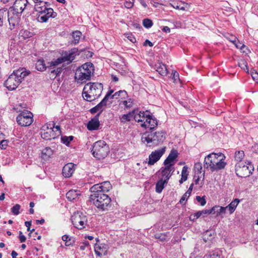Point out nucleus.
<instances>
[{
  "label": "nucleus",
  "instance_id": "47",
  "mask_svg": "<svg viewBox=\"0 0 258 258\" xmlns=\"http://www.w3.org/2000/svg\"><path fill=\"white\" fill-rule=\"evenodd\" d=\"M62 240L66 242V245L69 246L72 244L71 242V238L68 235H64L62 236Z\"/></svg>",
  "mask_w": 258,
  "mask_h": 258
},
{
  "label": "nucleus",
  "instance_id": "4",
  "mask_svg": "<svg viewBox=\"0 0 258 258\" xmlns=\"http://www.w3.org/2000/svg\"><path fill=\"white\" fill-rule=\"evenodd\" d=\"M35 3V10L39 14L37 17V20L39 22H46L50 17L55 18L57 14L54 12L52 8H47L45 6L44 0H33Z\"/></svg>",
  "mask_w": 258,
  "mask_h": 258
},
{
  "label": "nucleus",
  "instance_id": "23",
  "mask_svg": "<svg viewBox=\"0 0 258 258\" xmlns=\"http://www.w3.org/2000/svg\"><path fill=\"white\" fill-rule=\"evenodd\" d=\"M99 114L90 120L87 124V129H97L100 125Z\"/></svg>",
  "mask_w": 258,
  "mask_h": 258
},
{
  "label": "nucleus",
  "instance_id": "30",
  "mask_svg": "<svg viewBox=\"0 0 258 258\" xmlns=\"http://www.w3.org/2000/svg\"><path fill=\"white\" fill-rule=\"evenodd\" d=\"M115 99L120 101L126 99L128 97L127 92L125 90H119L115 93Z\"/></svg>",
  "mask_w": 258,
  "mask_h": 258
},
{
  "label": "nucleus",
  "instance_id": "46",
  "mask_svg": "<svg viewBox=\"0 0 258 258\" xmlns=\"http://www.w3.org/2000/svg\"><path fill=\"white\" fill-rule=\"evenodd\" d=\"M20 205L19 204L15 205L11 209V211L15 215H18L19 214V210L20 209Z\"/></svg>",
  "mask_w": 258,
  "mask_h": 258
},
{
  "label": "nucleus",
  "instance_id": "49",
  "mask_svg": "<svg viewBox=\"0 0 258 258\" xmlns=\"http://www.w3.org/2000/svg\"><path fill=\"white\" fill-rule=\"evenodd\" d=\"M196 200L202 206H204L206 204V200L205 197H201L200 196H197Z\"/></svg>",
  "mask_w": 258,
  "mask_h": 258
},
{
  "label": "nucleus",
  "instance_id": "5",
  "mask_svg": "<svg viewBox=\"0 0 258 258\" xmlns=\"http://www.w3.org/2000/svg\"><path fill=\"white\" fill-rule=\"evenodd\" d=\"M28 74L29 72L24 68L14 71L5 82L4 85L9 90H15Z\"/></svg>",
  "mask_w": 258,
  "mask_h": 258
},
{
  "label": "nucleus",
  "instance_id": "6",
  "mask_svg": "<svg viewBox=\"0 0 258 258\" xmlns=\"http://www.w3.org/2000/svg\"><path fill=\"white\" fill-rule=\"evenodd\" d=\"M109 147L104 141L100 140L94 143L91 152L98 160L104 159L109 153Z\"/></svg>",
  "mask_w": 258,
  "mask_h": 258
},
{
  "label": "nucleus",
  "instance_id": "10",
  "mask_svg": "<svg viewBox=\"0 0 258 258\" xmlns=\"http://www.w3.org/2000/svg\"><path fill=\"white\" fill-rule=\"evenodd\" d=\"M71 221L74 227L79 230L85 228L88 225L87 216L80 212L74 213L71 217Z\"/></svg>",
  "mask_w": 258,
  "mask_h": 258
},
{
  "label": "nucleus",
  "instance_id": "29",
  "mask_svg": "<svg viewBox=\"0 0 258 258\" xmlns=\"http://www.w3.org/2000/svg\"><path fill=\"white\" fill-rule=\"evenodd\" d=\"M240 200L238 199H235L227 206L225 207L226 209L228 210L230 214L234 212Z\"/></svg>",
  "mask_w": 258,
  "mask_h": 258
},
{
  "label": "nucleus",
  "instance_id": "36",
  "mask_svg": "<svg viewBox=\"0 0 258 258\" xmlns=\"http://www.w3.org/2000/svg\"><path fill=\"white\" fill-rule=\"evenodd\" d=\"M136 110H134L132 112H129L126 114H124L122 115L121 117V120L122 121H130L131 118L133 117H134L135 114L136 113Z\"/></svg>",
  "mask_w": 258,
  "mask_h": 258
},
{
  "label": "nucleus",
  "instance_id": "45",
  "mask_svg": "<svg viewBox=\"0 0 258 258\" xmlns=\"http://www.w3.org/2000/svg\"><path fill=\"white\" fill-rule=\"evenodd\" d=\"M143 25L145 28H149L152 26L153 22L152 20L147 18L143 20Z\"/></svg>",
  "mask_w": 258,
  "mask_h": 258
},
{
  "label": "nucleus",
  "instance_id": "13",
  "mask_svg": "<svg viewBox=\"0 0 258 258\" xmlns=\"http://www.w3.org/2000/svg\"><path fill=\"white\" fill-rule=\"evenodd\" d=\"M165 152V148L153 151L149 156V160L147 162L148 165L152 166L154 165L155 163L160 160Z\"/></svg>",
  "mask_w": 258,
  "mask_h": 258
},
{
  "label": "nucleus",
  "instance_id": "3",
  "mask_svg": "<svg viewBox=\"0 0 258 258\" xmlns=\"http://www.w3.org/2000/svg\"><path fill=\"white\" fill-rule=\"evenodd\" d=\"M103 90V85L100 83L89 82L84 87L82 96L87 101H92L99 97Z\"/></svg>",
  "mask_w": 258,
  "mask_h": 258
},
{
  "label": "nucleus",
  "instance_id": "15",
  "mask_svg": "<svg viewBox=\"0 0 258 258\" xmlns=\"http://www.w3.org/2000/svg\"><path fill=\"white\" fill-rule=\"evenodd\" d=\"M7 16L9 22L10 28L13 30L19 24L21 15H18V14H15L14 12H12V10H8Z\"/></svg>",
  "mask_w": 258,
  "mask_h": 258
},
{
  "label": "nucleus",
  "instance_id": "28",
  "mask_svg": "<svg viewBox=\"0 0 258 258\" xmlns=\"http://www.w3.org/2000/svg\"><path fill=\"white\" fill-rule=\"evenodd\" d=\"M155 67L156 71H157L161 76H165L167 74V69L166 65L164 64L158 63L156 64Z\"/></svg>",
  "mask_w": 258,
  "mask_h": 258
},
{
  "label": "nucleus",
  "instance_id": "7",
  "mask_svg": "<svg viewBox=\"0 0 258 258\" xmlns=\"http://www.w3.org/2000/svg\"><path fill=\"white\" fill-rule=\"evenodd\" d=\"M93 70L92 63H86L77 70L75 78L78 83H85L90 79Z\"/></svg>",
  "mask_w": 258,
  "mask_h": 258
},
{
  "label": "nucleus",
  "instance_id": "26",
  "mask_svg": "<svg viewBox=\"0 0 258 258\" xmlns=\"http://www.w3.org/2000/svg\"><path fill=\"white\" fill-rule=\"evenodd\" d=\"M41 132V137L46 140H51L55 138V133L54 130H43Z\"/></svg>",
  "mask_w": 258,
  "mask_h": 258
},
{
  "label": "nucleus",
  "instance_id": "17",
  "mask_svg": "<svg viewBox=\"0 0 258 258\" xmlns=\"http://www.w3.org/2000/svg\"><path fill=\"white\" fill-rule=\"evenodd\" d=\"M109 249L108 244L105 243H96L94 246L95 253L99 256L105 255Z\"/></svg>",
  "mask_w": 258,
  "mask_h": 258
},
{
  "label": "nucleus",
  "instance_id": "31",
  "mask_svg": "<svg viewBox=\"0 0 258 258\" xmlns=\"http://www.w3.org/2000/svg\"><path fill=\"white\" fill-rule=\"evenodd\" d=\"M167 183L166 180H164L163 178L159 180L156 184V191L160 193L164 188V184Z\"/></svg>",
  "mask_w": 258,
  "mask_h": 258
},
{
  "label": "nucleus",
  "instance_id": "32",
  "mask_svg": "<svg viewBox=\"0 0 258 258\" xmlns=\"http://www.w3.org/2000/svg\"><path fill=\"white\" fill-rule=\"evenodd\" d=\"M187 169L188 167L187 166H184L183 167L181 171V177L179 181L180 184H182L187 180V176L188 175Z\"/></svg>",
  "mask_w": 258,
  "mask_h": 258
},
{
  "label": "nucleus",
  "instance_id": "11",
  "mask_svg": "<svg viewBox=\"0 0 258 258\" xmlns=\"http://www.w3.org/2000/svg\"><path fill=\"white\" fill-rule=\"evenodd\" d=\"M33 114L31 112H23L17 117V121L22 126H28L33 122Z\"/></svg>",
  "mask_w": 258,
  "mask_h": 258
},
{
  "label": "nucleus",
  "instance_id": "61",
  "mask_svg": "<svg viewBox=\"0 0 258 258\" xmlns=\"http://www.w3.org/2000/svg\"><path fill=\"white\" fill-rule=\"evenodd\" d=\"M108 91H111L110 92V94L109 96V99H115L116 97H115V93L113 94V93L114 92V90H112V89H110Z\"/></svg>",
  "mask_w": 258,
  "mask_h": 258
},
{
  "label": "nucleus",
  "instance_id": "24",
  "mask_svg": "<svg viewBox=\"0 0 258 258\" xmlns=\"http://www.w3.org/2000/svg\"><path fill=\"white\" fill-rule=\"evenodd\" d=\"M210 210L212 212L211 214H216V216H218L225 214L226 213V208L220 206H215L213 207Z\"/></svg>",
  "mask_w": 258,
  "mask_h": 258
},
{
  "label": "nucleus",
  "instance_id": "43",
  "mask_svg": "<svg viewBox=\"0 0 258 258\" xmlns=\"http://www.w3.org/2000/svg\"><path fill=\"white\" fill-rule=\"evenodd\" d=\"M231 42L235 45L236 48H239L241 50L245 46L244 44L241 43L237 40L236 37H234V40H231Z\"/></svg>",
  "mask_w": 258,
  "mask_h": 258
},
{
  "label": "nucleus",
  "instance_id": "56",
  "mask_svg": "<svg viewBox=\"0 0 258 258\" xmlns=\"http://www.w3.org/2000/svg\"><path fill=\"white\" fill-rule=\"evenodd\" d=\"M200 211L201 213L202 216H203V217H204L206 215H209V214H211V213H212V212L211 211L210 209L204 210Z\"/></svg>",
  "mask_w": 258,
  "mask_h": 258
},
{
  "label": "nucleus",
  "instance_id": "14",
  "mask_svg": "<svg viewBox=\"0 0 258 258\" xmlns=\"http://www.w3.org/2000/svg\"><path fill=\"white\" fill-rule=\"evenodd\" d=\"M61 58L63 59V62H72L77 55H79L78 49L73 48L68 51H62Z\"/></svg>",
  "mask_w": 258,
  "mask_h": 258
},
{
  "label": "nucleus",
  "instance_id": "50",
  "mask_svg": "<svg viewBox=\"0 0 258 258\" xmlns=\"http://www.w3.org/2000/svg\"><path fill=\"white\" fill-rule=\"evenodd\" d=\"M123 104L125 106L126 108H131L133 106V101L131 99H128V101L124 100L122 101Z\"/></svg>",
  "mask_w": 258,
  "mask_h": 258
},
{
  "label": "nucleus",
  "instance_id": "42",
  "mask_svg": "<svg viewBox=\"0 0 258 258\" xmlns=\"http://www.w3.org/2000/svg\"><path fill=\"white\" fill-rule=\"evenodd\" d=\"M7 14L6 10H0V26L3 25L4 20L6 19Z\"/></svg>",
  "mask_w": 258,
  "mask_h": 258
},
{
  "label": "nucleus",
  "instance_id": "38",
  "mask_svg": "<svg viewBox=\"0 0 258 258\" xmlns=\"http://www.w3.org/2000/svg\"><path fill=\"white\" fill-rule=\"evenodd\" d=\"M244 156V153L243 151H236L235 153V159L239 162H242V159Z\"/></svg>",
  "mask_w": 258,
  "mask_h": 258
},
{
  "label": "nucleus",
  "instance_id": "48",
  "mask_svg": "<svg viewBox=\"0 0 258 258\" xmlns=\"http://www.w3.org/2000/svg\"><path fill=\"white\" fill-rule=\"evenodd\" d=\"M74 137L73 136L67 137L64 136L61 138L62 142L63 143L68 145L73 140Z\"/></svg>",
  "mask_w": 258,
  "mask_h": 258
},
{
  "label": "nucleus",
  "instance_id": "54",
  "mask_svg": "<svg viewBox=\"0 0 258 258\" xmlns=\"http://www.w3.org/2000/svg\"><path fill=\"white\" fill-rule=\"evenodd\" d=\"M172 79L173 80L174 83H176L177 81L179 80V75L176 71L172 73Z\"/></svg>",
  "mask_w": 258,
  "mask_h": 258
},
{
  "label": "nucleus",
  "instance_id": "1",
  "mask_svg": "<svg viewBox=\"0 0 258 258\" xmlns=\"http://www.w3.org/2000/svg\"><path fill=\"white\" fill-rule=\"evenodd\" d=\"M112 188L109 181L94 184L90 188L92 194L90 200L98 209L107 210L110 207L111 199L106 194Z\"/></svg>",
  "mask_w": 258,
  "mask_h": 258
},
{
  "label": "nucleus",
  "instance_id": "12",
  "mask_svg": "<svg viewBox=\"0 0 258 258\" xmlns=\"http://www.w3.org/2000/svg\"><path fill=\"white\" fill-rule=\"evenodd\" d=\"M27 4V0H16L13 6L10 7L9 10H12V12H14L15 14L21 15V14L26 8Z\"/></svg>",
  "mask_w": 258,
  "mask_h": 258
},
{
  "label": "nucleus",
  "instance_id": "27",
  "mask_svg": "<svg viewBox=\"0 0 258 258\" xmlns=\"http://www.w3.org/2000/svg\"><path fill=\"white\" fill-rule=\"evenodd\" d=\"M53 154V150L49 147H46L41 152V158L45 161L49 159Z\"/></svg>",
  "mask_w": 258,
  "mask_h": 258
},
{
  "label": "nucleus",
  "instance_id": "19",
  "mask_svg": "<svg viewBox=\"0 0 258 258\" xmlns=\"http://www.w3.org/2000/svg\"><path fill=\"white\" fill-rule=\"evenodd\" d=\"M75 164L69 163L64 165L62 169V174L65 177H70L75 171Z\"/></svg>",
  "mask_w": 258,
  "mask_h": 258
},
{
  "label": "nucleus",
  "instance_id": "37",
  "mask_svg": "<svg viewBox=\"0 0 258 258\" xmlns=\"http://www.w3.org/2000/svg\"><path fill=\"white\" fill-rule=\"evenodd\" d=\"M238 65L240 68H241V69L243 70L245 72L247 73L248 72V69L247 68V62L245 59H240L238 62Z\"/></svg>",
  "mask_w": 258,
  "mask_h": 258
},
{
  "label": "nucleus",
  "instance_id": "33",
  "mask_svg": "<svg viewBox=\"0 0 258 258\" xmlns=\"http://www.w3.org/2000/svg\"><path fill=\"white\" fill-rule=\"evenodd\" d=\"M209 258H224L222 251L219 249L212 251L209 255Z\"/></svg>",
  "mask_w": 258,
  "mask_h": 258
},
{
  "label": "nucleus",
  "instance_id": "60",
  "mask_svg": "<svg viewBox=\"0 0 258 258\" xmlns=\"http://www.w3.org/2000/svg\"><path fill=\"white\" fill-rule=\"evenodd\" d=\"M149 45L150 46L152 47L153 45V44L152 42H151L150 40L148 39H146L145 42H144V46H147Z\"/></svg>",
  "mask_w": 258,
  "mask_h": 258
},
{
  "label": "nucleus",
  "instance_id": "16",
  "mask_svg": "<svg viewBox=\"0 0 258 258\" xmlns=\"http://www.w3.org/2000/svg\"><path fill=\"white\" fill-rule=\"evenodd\" d=\"M138 112V110H136L134 116V119L141 127H144L146 126V119H147V117L149 116V113H150V112L148 110L143 112Z\"/></svg>",
  "mask_w": 258,
  "mask_h": 258
},
{
  "label": "nucleus",
  "instance_id": "21",
  "mask_svg": "<svg viewBox=\"0 0 258 258\" xmlns=\"http://www.w3.org/2000/svg\"><path fill=\"white\" fill-rule=\"evenodd\" d=\"M178 153L176 150H172L168 156L167 158L164 160V165H171V167H173V165L174 163V160L177 157Z\"/></svg>",
  "mask_w": 258,
  "mask_h": 258
},
{
  "label": "nucleus",
  "instance_id": "51",
  "mask_svg": "<svg viewBox=\"0 0 258 258\" xmlns=\"http://www.w3.org/2000/svg\"><path fill=\"white\" fill-rule=\"evenodd\" d=\"M155 237L161 242H164L166 240V235L163 234H156Z\"/></svg>",
  "mask_w": 258,
  "mask_h": 258
},
{
  "label": "nucleus",
  "instance_id": "62",
  "mask_svg": "<svg viewBox=\"0 0 258 258\" xmlns=\"http://www.w3.org/2000/svg\"><path fill=\"white\" fill-rule=\"evenodd\" d=\"M55 76L59 75V74L62 71V68H57L56 69H55Z\"/></svg>",
  "mask_w": 258,
  "mask_h": 258
},
{
  "label": "nucleus",
  "instance_id": "63",
  "mask_svg": "<svg viewBox=\"0 0 258 258\" xmlns=\"http://www.w3.org/2000/svg\"><path fill=\"white\" fill-rule=\"evenodd\" d=\"M162 31L166 33H169L170 29L168 26H164L162 29Z\"/></svg>",
  "mask_w": 258,
  "mask_h": 258
},
{
  "label": "nucleus",
  "instance_id": "9",
  "mask_svg": "<svg viewBox=\"0 0 258 258\" xmlns=\"http://www.w3.org/2000/svg\"><path fill=\"white\" fill-rule=\"evenodd\" d=\"M253 170V166L249 161L239 162L235 165V172L239 177H248L252 174Z\"/></svg>",
  "mask_w": 258,
  "mask_h": 258
},
{
  "label": "nucleus",
  "instance_id": "40",
  "mask_svg": "<svg viewBox=\"0 0 258 258\" xmlns=\"http://www.w3.org/2000/svg\"><path fill=\"white\" fill-rule=\"evenodd\" d=\"M46 129H60L59 125H56L54 121H49L47 122L45 125Z\"/></svg>",
  "mask_w": 258,
  "mask_h": 258
},
{
  "label": "nucleus",
  "instance_id": "18",
  "mask_svg": "<svg viewBox=\"0 0 258 258\" xmlns=\"http://www.w3.org/2000/svg\"><path fill=\"white\" fill-rule=\"evenodd\" d=\"M164 167H162L160 169L162 178L164 180H166L167 181L171 176V172H172L174 170L173 167H171V165H165Z\"/></svg>",
  "mask_w": 258,
  "mask_h": 258
},
{
  "label": "nucleus",
  "instance_id": "8",
  "mask_svg": "<svg viewBox=\"0 0 258 258\" xmlns=\"http://www.w3.org/2000/svg\"><path fill=\"white\" fill-rule=\"evenodd\" d=\"M156 130H149L143 134L142 141L147 144H157L158 142H162L165 137L162 131H155Z\"/></svg>",
  "mask_w": 258,
  "mask_h": 258
},
{
  "label": "nucleus",
  "instance_id": "57",
  "mask_svg": "<svg viewBox=\"0 0 258 258\" xmlns=\"http://www.w3.org/2000/svg\"><path fill=\"white\" fill-rule=\"evenodd\" d=\"M127 38L130 41L133 43H135L136 42V38L132 34H127Z\"/></svg>",
  "mask_w": 258,
  "mask_h": 258
},
{
  "label": "nucleus",
  "instance_id": "58",
  "mask_svg": "<svg viewBox=\"0 0 258 258\" xmlns=\"http://www.w3.org/2000/svg\"><path fill=\"white\" fill-rule=\"evenodd\" d=\"M19 238L21 242H25L26 239V237L23 234L21 231H19Z\"/></svg>",
  "mask_w": 258,
  "mask_h": 258
},
{
  "label": "nucleus",
  "instance_id": "55",
  "mask_svg": "<svg viewBox=\"0 0 258 258\" xmlns=\"http://www.w3.org/2000/svg\"><path fill=\"white\" fill-rule=\"evenodd\" d=\"M135 1L125 2L124 4V7L127 9H131L134 6Z\"/></svg>",
  "mask_w": 258,
  "mask_h": 258
},
{
  "label": "nucleus",
  "instance_id": "34",
  "mask_svg": "<svg viewBox=\"0 0 258 258\" xmlns=\"http://www.w3.org/2000/svg\"><path fill=\"white\" fill-rule=\"evenodd\" d=\"M36 69L39 71H44L46 70V67L43 59H39L35 64Z\"/></svg>",
  "mask_w": 258,
  "mask_h": 258
},
{
  "label": "nucleus",
  "instance_id": "2",
  "mask_svg": "<svg viewBox=\"0 0 258 258\" xmlns=\"http://www.w3.org/2000/svg\"><path fill=\"white\" fill-rule=\"evenodd\" d=\"M225 159V156L221 153H212L206 156L204 162L203 180L205 179L206 170L213 172L224 169L226 165Z\"/></svg>",
  "mask_w": 258,
  "mask_h": 258
},
{
  "label": "nucleus",
  "instance_id": "39",
  "mask_svg": "<svg viewBox=\"0 0 258 258\" xmlns=\"http://www.w3.org/2000/svg\"><path fill=\"white\" fill-rule=\"evenodd\" d=\"M111 92V91H108L104 98L99 103V104H101V106H102L104 108H105V107H106L107 103L109 99V96Z\"/></svg>",
  "mask_w": 258,
  "mask_h": 258
},
{
  "label": "nucleus",
  "instance_id": "41",
  "mask_svg": "<svg viewBox=\"0 0 258 258\" xmlns=\"http://www.w3.org/2000/svg\"><path fill=\"white\" fill-rule=\"evenodd\" d=\"M104 108L101 106V104H98L96 106L90 109V112L92 113H95L98 111L101 112Z\"/></svg>",
  "mask_w": 258,
  "mask_h": 258
},
{
  "label": "nucleus",
  "instance_id": "35",
  "mask_svg": "<svg viewBox=\"0 0 258 258\" xmlns=\"http://www.w3.org/2000/svg\"><path fill=\"white\" fill-rule=\"evenodd\" d=\"M82 33L80 31H76L73 32L72 36L74 38L73 42L74 44H77L79 42Z\"/></svg>",
  "mask_w": 258,
  "mask_h": 258
},
{
  "label": "nucleus",
  "instance_id": "22",
  "mask_svg": "<svg viewBox=\"0 0 258 258\" xmlns=\"http://www.w3.org/2000/svg\"><path fill=\"white\" fill-rule=\"evenodd\" d=\"M169 5L177 10L185 11L188 9L187 4L182 2H177L174 0L170 1Z\"/></svg>",
  "mask_w": 258,
  "mask_h": 258
},
{
  "label": "nucleus",
  "instance_id": "20",
  "mask_svg": "<svg viewBox=\"0 0 258 258\" xmlns=\"http://www.w3.org/2000/svg\"><path fill=\"white\" fill-rule=\"evenodd\" d=\"M146 126L145 128H149V129H154L158 124V121L157 119L154 117L152 114L149 113V116L146 119Z\"/></svg>",
  "mask_w": 258,
  "mask_h": 258
},
{
  "label": "nucleus",
  "instance_id": "59",
  "mask_svg": "<svg viewBox=\"0 0 258 258\" xmlns=\"http://www.w3.org/2000/svg\"><path fill=\"white\" fill-rule=\"evenodd\" d=\"M251 77L254 80H258V73L252 72L251 73Z\"/></svg>",
  "mask_w": 258,
  "mask_h": 258
},
{
  "label": "nucleus",
  "instance_id": "44",
  "mask_svg": "<svg viewBox=\"0 0 258 258\" xmlns=\"http://www.w3.org/2000/svg\"><path fill=\"white\" fill-rule=\"evenodd\" d=\"M62 62H64L63 61V59L60 57L58 58L57 59L52 60L50 62V67L56 66Z\"/></svg>",
  "mask_w": 258,
  "mask_h": 258
},
{
  "label": "nucleus",
  "instance_id": "52",
  "mask_svg": "<svg viewBox=\"0 0 258 258\" xmlns=\"http://www.w3.org/2000/svg\"><path fill=\"white\" fill-rule=\"evenodd\" d=\"M190 194H189V192H186L181 197V199L180 200V203L181 204H183L184 202V201H187L189 197L190 196Z\"/></svg>",
  "mask_w": 258,
  "mask_h": 258
},
{
  "label": "nucleus",
  "instance_id": "64",
  "mask_svg": "<svg viewBox=\"0 0 258 258\" xmlns=\"http://www.w3.org/2000/svg\"><path fill=\"white\" fill-rule=\"evenodd\" d=\"M197 219V218L196 217L195 213L191 214L190 216H189V220L190 221H195Z\"/></svg>",
  "mask_w": 258,
  "mask_h": 258
},
{
  "label": "nucleus",
  "instance_id": "53",
  "mask_svg": "<svg viewBox=\"0 0 258 258\" xmlns=\"http://www.w3.org/2000/svg\"><path fill=\"white\" fill-rule=\"evenodd\" d=\"M195 170L196 171L198 172L199 173H201L202 172L201 170H202V164L200 162L196 163L195 164Z\"/></svg>",
  "mask_w": 258,
  "mask_h": 258
},
{
  "label": "nucleus",
  "instance_id": "25",
  "mask_svg": "<svg viewBox=\"0 0 258 258\" xmlns=\"http://www.w3.org/2000/svg\"><path fill=\"white\" fill-rule=\"evenodd\" d=\"M81 194L79 191L70 190L66 194L67 198L70 201L77 200Z\"/></svg>",
  "mask_w": 258,
  "mask_h": 258
}]
</instances>
